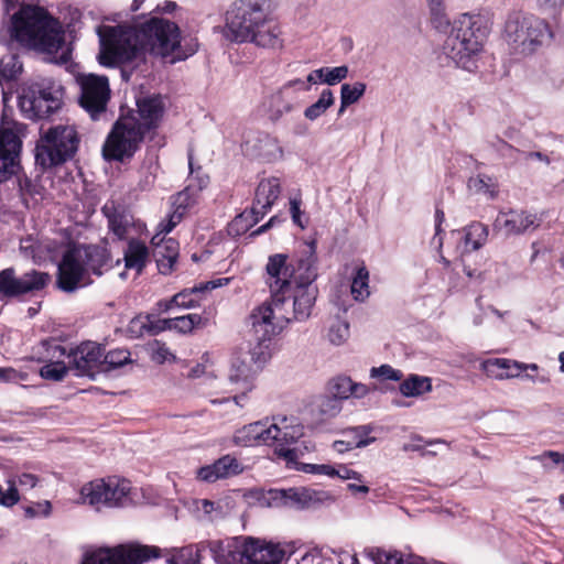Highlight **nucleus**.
I'll list each match as a JSON object with an SVG mask.
<instances>
[{"label":"nucleus","mask_w":564,"mask_h":564,"mask_svg":"<svg viewBox=\"0 0 564 564\" xmlns=\"http://www.w3.org/2000/svg\"><path fill=\"white\" fill-rule=\"evenodd\" d=\"M366 88V84L361 82L344 84L340 88V100L344 105L356 104L364 96Z\"/></svg>","instance_id":"51"},{"label":"nucleus","mask_w":564,"mask_h":564,"mask_svg":"<svg viewBox=\"0 0 564 564\" xmlns=\"http://www.w3.org/2000/svg\"><path fill=\"white\" fill-rule=\"evenodd\" d=\"M111 267L106 248L99 246H74L63 256L58 264L57 285L65 292L91 283L88 273L100 276Z\"/></svg>","instance_id":"6"},{"label":"nucleus","mask_w":564,"mask_h":564,"mask_svg":"<svg viewBox=\"0 0 564 564\" xmlns=\"http://www.w3.org/2000/svg\"><path fill=\"white\" fill-rule=\"evenodd\" d=\"M140 324L141 328L149 334H159L164 330H172V318H156L152 315L145 316L144 321H132V325Z\"/></svg>","instance_id":"49"},{"label":"nucleus","mask_w":564,"mask_h":564,"mask_svg":"<svg viewBox=\"0 0 564 564\" xmlns=\"http://www.w3.org/2000/svg\"><path fill=\"white\" fill-rule=\"evenodd\" d=\"M247 151L265 162H276L283 159L284 150L276 137L268 133H259L251 140H248Z\"/></svg>","instance_id":"26"},{"label":"nucleus","mask_w":564,"mask_h":564,"mask_svg":"<svg viewBox=\"0 0 564 564\" xmlns=\"http://www.w3.org/2000/svg\"><path fill=\"white\" fill-rule=\"evenodd\" d=\"M457 235L463 241V252H470L480 249L487 242L489 229L486 225L474 221Z\"/></svg>","instance_id":"31"},{"label":"nucleus","mask_w":564,"mask_h":564,"mask_svg":"<svg viewBox=\"0 0 564 564\" xmlns=\"http://www.w3.org/2000/svg\"><path fill=\"white\" fill-rule=\"evenodd\" d=\"M242 464L231 455H225L210 465L200 467L197 470V478L206 482H215L219 479H227L243 471Z\"/></svg>","instance_id":"24"},{"label":"nucleus","mask_w":564,"mask_h":564,"mask_svg":"<svg viewBox=\"0 0 564 564\" xmlns=\"http://www.w3.org/2000/svg\"><path fill=\"white\" fill-rule=\"evenodd\" d=\"M0 293L6 296L22 294L21 276H15V272L12 268L0 271Z\"/></svg>","instance_id":"41"},{"label":"nucleus","mask_w":564,"mask_h":564,"mask_svg":"<svg viewBox=\"0 0 564 564\" xmlns=\"http://www.w3.org/2000/svg\"><path fill=\"white\" fill-rule=\"evenodd\" d=\"M22 72V64L18 56L9 54L0 59V85L18 78Z\"/></svg>","instance_id":"40"},{"label":"nucleus","mask_w":564,"mask_h":564,"mask_svg":"<svg viewBox=\"0 0 564 564\" xmlns=\"http://www.w3.org/2000/svg\"><path fill=\"white\" fill-rule=\"evenodd\" d=\"M481 370L488 378L495 380H508L519 378L522 371H539L536 364H524L508 358H490L480 365Z\"/></svg>","instance_id":"21"},{"label":"nucleus","mask_w":564,"mask_h":564,"mask_svg":"<svg viewBox=\"0 0 564 564\" xmlns=\"http://www.w3.org/2000/svg\"><path fill=\"white\" fill-rule=\"evenodd\" d=\"M80 86V106L96 119L106 110L110 98L109 82L106 76L84 74L77 78Z\"/></svg>","instance_id":"15"},{"label":"nucleus","mask_w":564,"mask_h":564,"mask_svg":"<svg viewBox=\"0 0 564 564\" xmlns=\"http://www.w3.org/2000/svg\"><path fill=\"white\" fill-rule=\"evenodd\" d=\"M400 393L405 398H419L432 391V379L420 375H410L399 386Z\"/></svg>","instance_id":"34"},{"label":"nucleus","mask_w":564,"mask_h":564,"mask_svg":"<svg viewBox=\"0 0 564 564\" xmlns=\"http://www.w3.org/2000/svg\"><path fill=\"white\" fill-rule=\"evenodd\" d=\"M270 0H237L226 13L225 35L236 42L261 47L283 45L279 24L271 18Z\"/></svg>","instance_id":"2"},{"label":"nucleus","mask_w":564,"mask_h":564,"mask_svg":"<svg viewBox=\"0 0 564 564\" xmlns=\"http://www.w3.org/2000/svg\"><path fill=\"white\" fill-rule=\"evenodd\" d=\"M468 187L476 193L487 195L489 198H494L497 194L496 180L486 174H478L470 177L468 181Z\"/></svg>","instance_id":"45"},{"label":"nucleus","mask_w":564,"mask_h":564,"mask_svg":"<svg viewBox=\"0 0 564 564\" xmlns=\"http://www.w3.org/2000/svg\"><path fill=\"white\" fill-rule=\"evenodd\" d=\"M10 33L24 46L50 55L61 52L59 56H56L61 63H67L69 59L61 23L40 7H20L11 18Z\"/></svg>","instance_id":"3"},{"label":"nucleus","mask_w":564,"mask_h":564,"mask_svg":"<svg viewBox=\"0 0 564 564\" xmlns=\"http://www.w3.org/2000/svg\"><path fill=\"white\" fill-rule=\"evenodd\" d=\"M130 361V351L127 349L120 348L110 350L107 354L104 352L102 371L122 367Z\"/></svg>","instance_id":"48"},{"label":"nucleus","mask_w":564,"mask_h":564,"mask_svg":"<svg viewBox=\"0 0 564 564\" xmlns=\"http://www.w3.org/2000/svg\"><path fill=\"white\" fill-rule=\"evenodd\" d=\"M330 477H338L343 480L354 479L359 482L362 480V477L359 473L350 469L345 465L333 466Z\"/></svg>","instance_id":"63"},{"label":"nucleus","mask_w":564,"mask_h":564,"mask_svg":"<svg viewBox=\"0 0 564 564\" xmlns=\"http://www.w3.org/2000/svg\"><path fill=\"white\" fill-rule=\"evenodd\" d=\"M427 6L432 25L440 31H446L451 22L446 12L445 0H427Z\"/></svg>","instance_id":"39"},{"label":"nucleus","mask_w":564,"mask_h":564,"mask_svg":"<svg viewBox=\"0 0 564 564\" xmlns=\"http://www.w3.org/2000/svg\"><path fill=\"white\" fill-rule=\"evenodd\" d=\"M24 516L29 519L46 518L52 513V503L48 500L33 502L23 507Z\"/></svg>","instance_id":"55"},{"label":"nucleus","mask_w":564,"mask_h":564,"mask_svg":"<svg viewBox=\"0 0 564 564\" xmlns=\"http://www.w3.org/2000/svg\"><path fill=\"white\" fill-rule=\"evenodd\" d=\"M316 411L322 421L335 417L343 409L341 402L332 394L322 395L316 401Z\"/></svg>","instance_id":"42"},{"label":"nucleus","mask_w":564,"mask_h":564,"mask_svg":"<svg viewBox=\"0 0 564 564\" xmlns=\"http://www.w3.org/2000/svg\"><path fill=\"white\" fill-rule=\"evenodd\" d=\"M69 369L70 368L67 367L64 361L48 362L41 368L40 375L46 380L61 381L65 378Z\"/></svg>","instance_id":"54"},{"label":"nucleus","mask_w":564,"mask_h":564,"mask_svg":"<svg viewBox=\"0 0 564 564\" xmlns=\"http://www.w3.org/2000/svg\"><path fill=\"white\" fill-rule=\"evenodd\" d=\"M327 337L333 345L344 344L349 337V324L339 318L335 319L329 326Z\"/></svg>","instance_id":"52"},{"label":"nucleus","mask_w":564,"mask_h":564,"mask_svg":"<svg viewBox=\"0 0 564 564\" xmlns=\"http://www.w3.org/2000/svg\"><path fill=\"white\" fill-rule=\"evenodd\" d=\"M104 347L94 341H85L68 354L69 368L76 371V376L93 378L102 371Z\"/></svg>","instance_id":"16"},{"label":"nucleus","mask_w":564,"mask_h":564,"mask_svg":"<svg viewBox=\"0 0 564 564\" xmlns=\"http://www.w3.org/2000/svg\"><path fill=\"white\" fill-rule=\"evenodd\" d=\"M288 256L276 253L270 256L265 265V282L270 290L284 291L292 286H316L317 257L315 242L307 243L302 254L292 265L286 264Z\"/></svg>","instance_id":"8"},{"label":"nucleus","mask_w":564,"mask_h":564,"mask_svg":"<svg viewBox=\"0 0 564 564\" xmlns=\"http://www.w3.org/2000/svg\"><path fill=\"white\" fill-rule=\"evenodd\" d=\"M350 292L354 300L358 302H364L369 297V271L365 264L356 268L351 279Z\"/></svg>","instance_id":"36"},{"label":"nucleus","mask_w":564,"mask_h":564,"mask_svg":"<svg viewBox=\"0 0 564 564\" xmlns=\"http://www.w3.org/2000/svg\"><path fill=\"white\" fill-rule=\"evenodd\" d=\"M302 90L297 89L294 79L286 82L279 90L270 96V118L274 121L284 115L292 112L300 104L299 97Z\"/></svg>","instance_id":"22"},{"label":"nucleus","mask_w":564,"mask_h":564,"mask_svg":"<svg viewBox=\"0 0 564 564\" xmlns=\"http://www.w3.org/2000/svg\"><path fill=\"white\" fill-rule=\"evenodd\" d=\"M202 323V316L198 314H187L172 318V330L182 334L191 333L195 326Z\"/></svg>","instance_id":"53"},{"label":"nucleus","mask_w":564,"mask_h":564,"mask_svg":"<svg viewBox=\"0 0 564 564\" xmlns=\"http://www.w3.org/2000/svg\"><path fill=\"white\" fill-rule=\"evenodd\" d=\"M503 36L513 50L529 55L534 53L545 39L553 40L554 33L545 20L516 13L508 18Z\"/></svg>","instance_id":"9"},{"label":"nucleus","mask_w":564,"mask_h":564,"mask_svg":"<svg viewBox=\"0 0 564 564\" xmlns=\"http://www.w3.org/2000/svg\"><path fill=\"white\" fill-rule=\"evenodd\" d=\"M304 435V426L296 417L274 416L272 420L257 421L238 429L232 443L237 446H272L278 457L286 464L294 463L297 448H291Z\"/></svg>","instance_id":"4"},{"label":"nucleus","mask_w":564,"mask_h":564,"mask_svg":"<svg viewBox=\"0 0 564 564\" xmlns=\"http://www.w3.org/2000/svg\"><path fill=\"white\" fill-rule=\"evenodd\" d=\"M283 556L284 552L278 545L248 538L243 543L240 561L245 564H279Z\"/></svg>","instance_id":"19"},{"label":"nucleus","mask_w":564,"mask_h":564,"mask_svg":"<svg viewBox=\"0 0 564 564\" xmlns=\"http://www.w3.org/2000/svg\"><path fill=\"white\" fill-rule=\"evenodd\" d=\"M334 102L335 97L333 91L330 89H324L318 99L304 110V117L310 121H315L322 117Z\"/></svg>","instance_id":"38"},{"label":"nucleus","mask_w":564,"mask_h":564,"mask_svg":"<svg viewBox=\"0 0 564 564\" xmlns=\"http://www.w3.org/2000/svg\"><path fill=\"white\" fill-rule=\"evenodd\" d=\"M147 132L139 126L134 115L120 117L113 124L102 147L106 160L123 161L139 149Z\"/></svg>","instance_id":"11"},{"label":"nucleus","mask_w":564,"mask_h":564,"mask_svg":"<svg viewBox=\"0 0 564 564\" xmlns=\"http://www.w3.org/2000/svg\"><path fill=\"white\" fill-rule=\"evenodd\" d=\"M137 119L139 126L147 133L155 129L163 116L164 105L160 96H151L137 101Z\"/></svg>","instance_id":"29"},{"label":"nucleus","mask_w":564,"mask_h":564,"mask_svg":"<svg viewBox=\"0 0 564 564\" xmlns=\"http://www.w3.org/2000/svg\"><path fill=\"white\" fill-rule=\"evenodd\" d=\"M148 259V247L139 240H130L123 254L126 268L135 270L137 273H140L144 269Z\"/></svg>","instance_id":"32"},{"label":"nucleus","mask_w":564,"mask_h":564,"mask_svg":"<svg viewBox=\"0 0 564 564\" xmlns=\"http://www.w3.org/2000/svg\"><path fill=\"white\" fill-rule=\"evenodd\" d=\"M193 203L194 199L192 197L191 188L187 187L174 196L172 204L175 209H181L185 213Z\"/></svg>","instance_id":"62"},{"label":"nucleus","mask_w":564,"mask_h":564,"mask_svg":"<svg viewBox=\"0 0 564 564\" xmlns=\"http://www.w3.org/2000/svg\"><path fill=\"white\" fill-rule=\"evenodd\" d=\"M254 377L256 371L249 365L245 361L236 360L230 367L228 380L231 384L237 386L238 390L246 392L252 389Z\"/></svg>","instance_id":"33"},{"label":"nucleus","mask_w":564,"mask_h":564,"mask_svg":"<svg viewBox=\"0 0 564 564\" xmlns=\"http://www.w3.org/2000/svg\"><path fill=\"white\" fill-rule=\"evenodd\" d=\"M319 80L327 85H336L348 76V67L346 65L337 67H322L317 69Z\"/></svg>","instance_id":"50"},{"label":"nucleus","mask_w":564,"mask_h":564,"mask_svg":"<svg viewBox=\"0 0 564 564\" xmlns=\"http://www.w3.org/2000/svg\"><path fill=\"white\" fill-rule=\"evenodd\" d=\"M25 126L3 111L0 123V183L8 180L19 167V154Z\"/></svg>","instance_id":"13"},{"label":"nucleus","mask_w":564,"mask_h":564,"mask_svg":"<svg viewBox=\"0 0 564 564\" xmlns=\"http://www.w3.org/2000/svg\"><path fill=\"white\" fill-rule=\"evenodd\" d=\"M69 350L66 349L57 339L52 338L41 343V360L48 362H63L68 358Z\"/></svg>","instance_id":"37"},{"label":"nucleus","mask_w":564,"mask_h":564,"mask_svg":"<svg viewBox=\"0 0 564 564\" xmlns=\"http://www.w3.org/2000/svg\"><path fill=\"white\" fill-rule=\"evenodd\" d=\"M160 555L161 551L156 546L119 545L87 553L82 564H142Z\"/></svg>","instance_id":"14"},{"label":"nucleus","mask_w":564,"mask_h":564,"mask_svg":"<svg viewBox=\"0 0 564 564\" xmlns=\"http://www.w3.org/2000/svg\"><path fill=\"white\" fill-rule=\"evenodd\" d=\"M50 281V275L45 272H39L32 270L30 272L24 273L21 276V291L22 294L39 291L43 289Z\"/></svg>","instance_id":"44"},{"label":"nucleus","mask_w":564,"mask_h":564,"mask_svg":"<svg viewBox=\"0 0 564 564\" xmlns=\"http://www.w3.org/2000/svg\"><path fill=\"white\" fill-rule=\"evenodd\" d=\"M532 459L538 460L544 468H551L554 465L564 463V455L555 451H546Z\"/></svg>","instance_id":"59"},{"label":"nucleus","mask_w":564,"mask_h":564,"mask_svg":"<svg viewBox=\"0 0 564 564\" xmlns=\"http://www.w3.org/2000/svg\"><path fill=\"white\" fill-rule=\"evenodd\" d=\"M228 279H218L216 281H209L207 283H202L197 286H193L191 289H185L175 295H173V302H175L176 307L181 308H193L200 304L204 294L207 290H213L223 284H227Z\"/></svg>","instance_id":"30"},{"label":"nucleus","mask_w":564,"mask_h":564,"mask_svg":"<svg viewBox=\"0 0 564 564\" xmlns=\"http://www.w3.org/2000/svg\"><path fill=\"white\" fill-rule=\"evenodd\" d=\"M489 34L488 21L480 14L463 13L446 36L441 55L456 67L474 72L478 67L479 54Z\"/></svg>","instance_id":"5"},{"label":"nucleus","mask_w":564,"mask_h":564,"mask_svg":"<svg viewBox=\"0 0 564 564\" xmlns=\"http://www.w3.org/2000/svg\"><path fill=\"white\" fill-rule=\"evenodd\" d=\"M185 213H183V210L181 209H175L169 215V218L165 223H161L159 225L160 227V231L161 234H169L170 231L173 230V228L181 223V220L183 219V216H184Z\"/></svg>","instance_id":"64"},{"label":"nucleus","mask_w":564,"mask_h":564,"mask_svg":"<svg viewBox=\"0 0 564 564\" xmlns=\"http://www.w3.org/2000/svg\"><path fill=\"white\" fill-rule=\"evenodd\" d=\"M329 394L343 402L348 399H364L370 393V388L361 382H355L348 376H337L329 380Z\"/></svg>","instance_id":"28"},{"label":"nucleus","mask_w":564,"mask_h":564,"mask_svg":"<svg viewBox=\"0 0 564 564\" xmlns=\"http://www.w3.org/2000/svg\"><path fill=\"white\" fill-rule=\"evenodd\" d=\"M301 199L300 198H291L290 199V214L292 220L300 228L304 229L307 225V219H303L304 212L301 210Z\"/></svg>","instance_id":"61"},{"label":"nucleus","mask_w":564,"mask_h":564,"mask_svg":"<svg viewBox=\"0 0 564 564\" xmlns=\"http://www.w3.org/2000/svg\"><path fill=\"white\" fill-rule=\"evenodd\" d=\"M289 467L294 466L297 470H302L307 474L324 475L330 477L333 471V465L329 464H303L297 463V458L294 463L286 464Z\"/></svg>","instance_id":"58"},{"label":"nucleus","mask_w":564,"mask_h":564,"mask_svg":"<svg viewBox=\"0 0 564 564\" xmlns=\"http://www.w3.org/2000/svg\"><path fill=\"white\" fill-rule=\"evenodd\" d=\"M151 357L152 360L158 364H163L171 358H174L166 345L159 341L151 345Z\"/></svg>","instance_id":"60"},{"label":"nucleus","mask_w":564,"mask_h":564,"mask_svg":"<svg viewBox=\"0 0 564 564\" xmlns=\"http://www.w3.org/2000/svg\"><path fill=\"white\" fill-rule=\"evenodd\" d=\"M203 550V543L184 546L170 560V564H200Z\"/></svg>","instance_id":"43"},{"label":"nucleus","mask_w":564,"mask_h":564,"mask_svg":"<svg viewBox=\"0 0 564 564\" xmlns=\"http://www.w3.org/2000/svg\"><path fill=\"white\" fill-rule=\"evenodd\" d=\"M372 431L370 425H360L348 429L344 435L350 441V446L355 448L365 447L375 442V437L369 434Z\"/></svg>","instance_id":"46"},{"label":"nucleus","mask_w":564,"mask_h":564,"mask_svg":"<svg viewBox=\"0 0 564 564\" xmlns=\"http://www.w3.org/2000/svg\"><path fill=\"white\" fill-rule=\"evenodd\" d=\"M130 491L131 484L127 479H96L82 487L80 500L96 510L123 507L131 501Z\"/></svg>","instance_id":"12"},{"label":"nucleus","mask_w":564,"mask_h":564,"mask_svg":"<svg viewBox=\"0 0 564 564\" xmlns=\"http://www.w3.org/2000/svg\"><path fill=\"white\" fill-rule=\"evenodd\" d=\"M315 492L307 488L270 489L262 497L268 507L304 509L314 501Z\"/></svg>","instance_id":"18"},{"label":"nucleus","mask_w":564,"mask_h":564,"mask_svg":"<svg viewBox=\"0 0 564 564\" xmlns=\"http://www.w3.org/2000/svg\"><path fill=\"white\" fill-rule=\"evenodd\" d=\"M108 209H109V207L107 205L102 208L104 213L108 217V224H109L110 230L119 239H123L126 237L127 229H128V220L123 216L118 215V214L109 215Z\"/></svg>","instance_id":"56"},{"label":"nucleus","mask_w":564,"mask_h":564,"mask_svg":"<svg viewBox=\"0 0 564 564\" xmlns=\"http://www.w3.org/2000/svg\"><path fill=\"white\" fill-rule=\"evenodd\" d=\"M18 185L24 202H26L28 198L39 202L44 197V187L26 176L19 177Z\"/></svg>","instance_id":"47"},{"label":"nucleus","mask_w":564,"mask_h":564,"mask_svg":"<svg viewBox=\"0 0 564 564\" xmlns=\"http://www.w3.org/2000/svg\"><path fill=\"white\" fill-rule=\"evenodd\" d=\"M151 245L159 271L162 274H169L178 257V242L173 238H166L164 234L158 232L153 236Z\"/></svg>","instance_id":"23"},{"label":"nucleus","mask_w":564,"mask_h":564,"mask_svg":"<svg viewBox=\"0 0 564 564\" xmlns=\"http://www.w3.org/2000/svg\"><path fill=\"white\" fill-rule=\"evenodd\" d=\"M370 377L382 381H401L403 375L400 370L394 369L390 365H381L380 367H372L370 369Z\"/></svg>","instance_id":"57"},{"label":"nucleus","mask_w":564,"mask_h":564,"mask_svg":"<svg viewBox=\"0 0 564 564\" xmlns=\"http://www.w3.org/2000/svg\"><path fill=\"white\" fill-rule=\"evenodd\" d=\"M281 193V183L278 177L262 180L256 189V197L251 208L254 215L253 223H258L272 207Z\"/></svg>","instance_id":"25"},{"label":"nucleus","mask_w":564,"mask_h":564,"mask_svg":"<svg viewBox=\"0 0 564 564\" xmlns=\"http://www.w3.org/2000/svg\"><path fill=\"white\" fill-rule=\"evenodd\" d=\"M538 226L536 215L524 210L500 212L494 221V229L506 236L520 235Z\"/></svg>","instance_id":"20"},{"label":"nucleus","mask_w":564,"mask_h":564,"mask_svg":"<svg viewBox=\"0 0 564 564\" xmlns=\"http://www.w3.org/2000/svg\"><path fill=\"white\" fill-rule=\"evenodd\" d=\"M78 141L77 132L70 126L50 128L36 144V164L47 169L66 162L76 153Z\"/></svg>","instance_id":"10"},{"label":"nucleus","mask_w":564,"mask_h":564,"mask_svg":"<svg viewBox=\"0 0 564 564\" xmlns=\"http://www.w3.org/2000/svg\"><path fill=\"white\" fill-rule=\"evenodd\" d=\"M21 112L29 119H40L50 116L59 107L48 102L44 97L37 96L34 90L21 88L19 95Z\"/></svg>","instance_id":"27"},{"label":"nucleus","mask_w":564,"mask_h":564,"mask_svg":"<svg viewBox=\"0 0 564 564\" xmlns=\"http://www.w3.org/2000/svg\"><path fill=\"white\" fill-rule=\"evenodd\" d=\"M251 324L254 332L256 345L250 349L251 360L258 368L262 367L272 356L271 340L273 336L281 329L273 321L265 324L256 317V308L251 316Z\"/></svg>","instance_id":"17"},{"label":"nucleus","mask_w":564,"mask_h":564,"mask_svg":"<svg viewBox=\"0 0 564 564\" xmlns=\"http://www.w3.org/2000/svg\"><path fill=\"white\" fill-rule=\"evenodd\" d=\"M271 291V300L256 308L261 323L275 322L281 328L284 323L304 322L311 314L317 299V286H292L291 290Z\"/></svg>","instance_id":"7"},{"label":"nucleus","mask_w":564,"mask_h":564,"mask_svg":"<svg viewBox=\"0 0 564 564\" xmlns=\"http://www.w3.org/2000/svg\"><path fill=\"white\" fill-rule=\"evenodd\" d=\"M25 89L34 90L37 96L44 97L54 106H61L63 89L59 84L52 79H42L40 82L26 84Z\"/></svg>","instance_id":"35"},{"label":"nucleus","mask_w":564,"mask_h":564,"mask_svg":"<svg viewBox=\"0 0 564 564\" xmlns=\"http://www.w3.org/2000/svg\"><path fill=\"white\" fill-rule=\"evenodd\" d=\"M97 33L98 61L108 67L128 63L147 52L175 63L192 56L198 48L196 39L182 45L178 25L160 17L137 20L133 24L101 25Z\"/></svg>","instance_id":"1"}]
</instances>
